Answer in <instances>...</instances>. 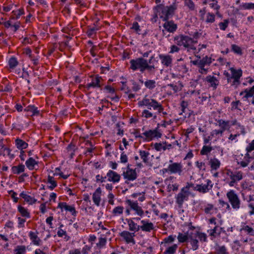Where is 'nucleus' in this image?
I'll use <instances>...</instances> for the list:
<instances>
[{"label": "nucleus", "mask_w": 254, "mask_h": 254, "mask_svg": "<svg viewBox=\"0 0 254 254\" xmlns=\"http://www.w3.org/2000/svg\"><path fill=\"white\" fill-rule=\"evenodd\" d=\"M153 57L152 56L149 61V63H151ZM130 68L133 71L139 70L141 73L147 70L150 73L153 74L155 71V66L154 65H149L147 60L143 58H138L135 59L131 60L129 62Z\"/></svg>", "instance_id": "obj_1"}, {"label": "nucleus", "mask_w": 254, "mask_h": 254, "mask_svg": "<svg viewBox=\"0 0 254 254\" xmlns=\"http://www.w3.org/2000/svg\"><path fill=\"white\" fill-rule=\"evenodd\" d=\"M177 7L178 5L175 3L169 6L163 4L157 5L155 7L156 15L154 17V21H156L157 16H159L163 21H167L174 15Z\"/></svg>", "instance_id": "obj_2"}, {"label": "nucleus", "mask_w": 254, "mask_h": 254, "mask_svg": "<svg viewBox=\"0 0 254 254\" xmlns=\"http://www.w3.org/2000/svg\"><path fill=\"white\" fill-rule=\"evenodd\" d=\"M193 187V184L192 183H188L175 196L176 203L179 208H182L184 202L189 200V196L192 197L195 196V194L190 190V188Z\"/></svg>", "instance_id": "obj_3"}, {"label": "nucleus", "mask_w": 254, "mask_h": 254, "mask_svg": "<svg viewBox=\"0 0 254 254\" xmlns=\"http://www.w3.org/2000/svg\"><path fill=\"white\" fill-rule=\"evenodd\" d=\"M175 43L179 46H183L188 52H191L192 50H195V46L193 45V40L190 37L179 35L174 38Z\"/></svg>", "instance_id": "obj_4"}, {"label": "nucleus", "mask_w": 254, "mask_h": 254, "mask_svg": "<svg viewBox=\"0 0 254 254\" xmlns=\"http://www.w3.org/2000/svg\"><path fill=\"white\" fill-rule=\"evenodd\" d=\"M138 105L139 107L145 106L149 110L152 108L154 110L157 111L159 113L163 112L164 110V108L160 103L154 99L148 98L146 96L138 102Z\"/></svg>", "instance_id": "obj_5"}, {"label": "nucleus", "mask_w": 254, "mask_h": 254, "mask_svg": "<svg viewBox=\"0 0 254 254\" xmlns=\"http://www.w3.org/2000/svg\"><path fill=\"white\" fill-rule=\"evenodd\" d=\"M226 197L232 208L237 211L241 208V200L235 190H230L226 193Z\"/></svg>", "instance_id": "obj_6"}, {"label": "nucleus", "mask_w": 254, "mask_h": 254, "mask_svg": "<svg viewBox=\"0 0 254 254\" xmlns=\"http://www.w3.org/2000/svg\"><path fill=\"white\" fill-rule=\"evenodd\" d=\"M226 175L227 176V180H230L227 183L231 187H234L238 182L243 178V173L240 171H232L230 169H228L226 170Z\"/></svg>", "instance_id": "obj_7"}, {"label": "nucleus", "mask_w": 254, "mask_h": 254, "mask_svg": "<svg viewBox=\"0 0 254 254\" xmlns=\"http://www.w3.org/2000/svg\"><path fill=\"white\" fill-rule=\"evenodd\" d=\"M162 134L160 132L157 128L154 129H149L146 130L142 133L136 135V137L142 138L143 140L146 141H150L153 139L156 138H159L161 137Z\"/></svg>", "instance_id": "obj_8"}, {"label": "nucleus", "mask_w": 254, "mask_h": 254, "mask_svg": "<svg viewBox=\"0 0 254 254\" xmlns=\"http://www.w3.org/2000/svg\"><path fill=\"white\" fill-rule=\"evenodd\" d=\"M213 186V183L209 179H206L201 184H196L195 186L193 185L192 188L200 193H206L211 190Z\"/></svg>", "instance_id": "obj_9"}, {"label": "nucleus", "mask_w": 254, "mask_h": 254, "mask_svg": "<svg viewBox=\"0 0 254 254\" xmlns=\"http://www.w3.org/2000/svg\"><path fill=\"white\" fill-rule=\"evenodd\" d=\"M126 203L130 207L131 210L134 211V214L140 217L144 215V212L142 207L138 205L137 201H133L130 199L126 200Z\"/></svg>", "instance_id": "obj_10"}, {"label": "nucleus", "mask_w": 254, "mask_h": 254, "mask_svg": "<svg viewBox=\"0 0 254 254\" xmlns=\"http://www.w3.org/2000/svg\"><path fill=\"white\" fill-rule=\"evenodd\" d=\"M169 163L170 174H178L179 176L184 174L183 165L181 163L174 162L171 160Z\"/></svg>", "instance_id": "obj_11"}, {"label": "nucleus", "mask_w": 254, "mask_h": 254, "mask_svg": "<svg viewBox=\"0 0 254 254\" xmlns=\"http://www.w3.org/2000/svg\"><path fill=\"white\" fill-rule=\"evenodd\" d=\"M122 176L125 180V183H126L134 181L137 177L135 170L131 169L128 166L126 171H123Z\"/></svg>", "instance_id": "obj_12"}, {"label": "nucleus", "mask_w": 254, "mask_h": 254, "mask_svg": "<svg viewBox=\"0 0 254 254\" xmlns=\"http://www.w3.org/2000/svg\"><path fill=\"white\" fill-rule=\"evenodd\" d=\"M155 229L154 224L149 220L143 219L140 221V230L144 232L150 233Z\"/></svg>", "instance_id": "obj_13"}, {"label": "nucleus", "mask_w": 254, "mask_h": 254, "mask_svg": "<svg viewBox=\"0 0 254 254\" xmlns=\"http://www.w3.org/2000/svg\"><path fill=\"white\" fill-rule=\"evenodd\" d=\"M231 72V78L233 79V84L238 85L240 84V78L242 76L243 71L241 69H236L234 67L229 69Z\"/></svg>", "instance_id": "obj_14"}, {"label": "nucleus", "mask_w": 254, "mask_h": 254, "mask_svg": "<svg viewBox=\"0 0 254 254\" xmlns=\"http://www.w3.org/2000/svg\"><path fill=\"white\" fill-rule=\"evenodd\" d=\"M212 62V61L211 57L205 56L204 57H202V59H197L196 60L191 61L190 63L194 65L205 66L209 65Z\"/></svg>", "instance_id": "obj_15"}, {"label": "nucleus", "mask_w": 254, "mask_h": 254, "mask_svg": "<svg viewBox=\"0 0 254 254\" xmlns=\"http://www.w3.org/2000/svg\"><path fill=\"white\" fill-rule=\"evenodd\" d=\"M161 64L165 67H171L173 63V58L168 54H159L158 55Z\"/></svg>", "instance_id": "obj_16"}, {"label": "nucleus", "mask_w": 254, "mask_h": 254, "mask_svg": "<svg viewBox=\"0 0 254 254\" xmlns=\"http://www.w3.org/2000/svg\"><path fill=\"white\" fill-rule=\"evenodd\" d=\"M218 123L220 128L224 132L225 130H229L231 126L237 125V120H234L231 121H226L223 120H220L218 121Z\"/></svg>", "instance_id": "obj_17"}, {"label": "nucleus", "mask_w": 254, "mask_h": 254, "mask_svg": "<svg viewBox=\"0 0 254 254\" xmlns=\"http://www.w3.org/2000/svg\"><path fill=\"white\" fill-rule=\"evenodd\" d=\"M108 181L114 184L118 183L121 180V175L116 172L109 170L106 174Z\"/></svg>", "instance_id": "obj_18"}, {"label": "nucleus", "mask_w": 254, "mask_h": 254, "mask_svg": "<svg viewBox=\"0 0 254 254\" xmlns=\"http://www.w3.org/2000/svg\"><path fill=\"white\" fill-rule=\"evenodd\" d=\"M102 78L98 75L93 77L91 81L86 85L87 89L89 90L91 88H100L101 86V82Z\"/></svg>", "instance_id": "obj_19"}, {"label": "nucleus", "mask_w": 254, "mask_h": 254, "mask_svg": "<svg viewBox=\"0 0 254 254\" xmlns=\"http://www.w3.org/2000/svg\"><path fill=\"white\" fill-rule=\"evenodd\" d=\"M206 49V45L199 44L197 48L195 47V50H192L191 52L197 59H200L205 54Z\"/></svg>", "instance_id": "obj_20"}, {"label": "nucleus", "mask_w": 254, "mask_h": 254, "mask_svg": "<svg viewBox=\"0 0 254 254\" xmlns=\"http://www.w3.org/2000/svg\"><path fill=\"white\" fill-rule=\"evenodd\" d=\"M120 235L127 243L135 244V242L134 239L135 234L134 233L124 231L120 233Z\"/></svg>", "instance_id": "obj_21"}, {"label": "nucleus", "mask_w": 254, "mask_h": 254, "mask_svg": "<svg viewBox=\"0 0 254 254\" xmlns=\"http://www.w3.org/2000/svg\"><path fill=\"white\" fill-rule=\"evenodd\" d=\"M165 23L163 25V28L166 31L170 33H174L177 28V25L172 20L165 21Z\"/></svg>", "instance_id": "obj_22"}, {"label": "nucleus", "mask_w": 254, "mask_h": 254, "mask_svg": "<svg viewBox=\"0 0 254 254\" xmlns=\"http://www.w3.org/2000/svg\"><path fill=\"white\" fill-rule=\"evenodd\" d=\"M208 165L211 168V171H216L220 168L221 162L216 158H210L208 159Z\"/></svg>", "instance_id": "obj_23"}, {"label": "nucleus", "mask_w": 254, "mask_h": 254, "mask_svg": "<svg viewBox=\"0 0 254 254\" xmlns=\"http://www.w3.org/2000/svg\"><path fill=\"white\" fill-rule=\"evenodd\" d=\"M101 193L102 190L100 187L96 189L95 191L93 193L92 199L94 204L97 206H99L100 204L101 200Z\"/></svg>", "instance_id": "obj_24"}, {"label": "nucleus", "mask_w": 254, "mask_h": 254, "mask_svg": "<svg viewBox=\"0 0 254 254\" xmlns=\"http://www.w3.org/2000/svg\"><path fill=\"white\" fill-rule=\"evenodd\" d=\"M175 70L178 73V75L181 77L184 76L188 71V69L185 64H177L175 67Z\"/></svg>", "instance_id": "obj_25"}, {"label": "nucleus", "mask_w": 254, "mask_h": 254, "mask_svg": "<svg viewBox=\"0 0 254 254\" xmlns=\"http://www.w3.org/2000/svg\"><path fill=\"white\" fill-rule=\"evenodd\" d=\"M194 233H190L188 242L190 243L193 250H196L198 248V241Z\"/></svg>", "instance_id": "obj_26"}, {"label": "nucleus", "mask_w": 254, "mask_h": 254, "mask_svg": "<svg viewBox=\"0 0 254 254\" xmlns=\"http://www.w3.org/2000/svg\"><path fill=\"white\" fill-rule=\"evenodd\" d=\"M253 159V158L250 156V153L247 152L243 160L238 162V164L240 165L242 167L245 168L248 166Z\"/></svg>", "instance_id": "obj_27"}, {"label": "nucleus", "mask_w": 254, "mask_h": 254, "mask_svg": "<svg viewBox=\"0 0 254 254\" xmlns=\"http://www.w3.org/2000/svg\"><path fill=\"white\" fill-rule=\"evenodd\" d=\"M28 235L30 238V239L32 241V243L33 245H36V246L40 245L41 240L38 237L37 232L30 231L29 232Z\"/></svg>", "instance_id": "obj_28"}, {"label": "nucleus", "mask_w": 254, "mask_h": 254, "mask_svg": "<svg viewBox=\"0 0 254 254\" xmlns=\"http://www.w3.org/2000/svg\"><path fill=\"white\" fill-rule=\"evenodd\" d=\"M127 222L128 226V229L130 231L134 232L140 231V225H138L133 219H127Z\"/></svg>", "instance_id": "obj_29"}, {"label": "nucleus", "mask_w": 254, "mask_h": 254, "mask_svg": "<svg viewBox=\"0 0 254 254\" xmlns=\"http://www.w3.org/2000/svg\"><path fill=\"white\" fill-rule=\"evenodd\" d=\"M205 81L209 83L210 86L213 87V89H216L219 83V81L215 77L211 75L206 76Z\"/></svg>", "instance_id": "obj_30"}, {"label": "nucleus", "mask_w": 254, "mask_h": 254, "mask_svg": "<svg viewBox=\"0 0 254 254\" xmlns=\"http://www.w3.org/2000/svg\"><path fill=\"white\" fill-rule=\"evenodd\" d=\"M24 111L31 114L32 116H38L41 115L40 110L34 106L29 105L24 109Z\"/></svg>", "instance_id": "obj_31"}, {"label": "nucleus", "mask_w": 254, "mask_h": 254, "mask_svg": "<svg viewBox=\"0 0 254 254\" xmlns=\"http://www.w3.org/2000/svg\"><path fill=\"white\" fill-rule=\"evenodd\" d=\"M107 243V239L106 238L100 237L98 239V242L96 243L95 247L96 253L100 252L101 249L104 248Z\"/></svg>", "instance_id": "obj_32"}, {"label": "nucleus", "mask_w": 254, "mask_h": 254, "mask_svg": "<svg viewBox=\"0 0 254 254\" xmlns=\"http://www.w3.org/2000/svg\"><path fill=\"white\" fill-rule=\"evenodd\" d=\"M47 187L50 190H53L55 188L57 187V183L55 179L52 176H48L46 182Z\"/></svg>", "instance_id": "obj_33"}, {"label": "nucleus", "mask_w": 254, "mask_h": 254, "mask_svg": "<svg viewBox=\"0 0 254 254\" xmlns=\"http://www.w3.org/2000/svg\"><path fill=\"white\" fill-rule=\"evenodd\" d=\"M26 167L30 170H33L38 166V162L32 157H30L25 162Z\"/></svg>", "instance_id": "obj_34"}, {"label": "nucleus", "mask_w": 254, "mask_h": 254, "mask_svg": "<svg viewBox=\"0 0 254 254\" xmlns=\"http://www.w3.org/2000/svg\"><path fill=\"white\" fill-rule=\"evenodd\" d=\"M202 20L207 24H212L215 21V14L211 12H207Z\"/></svg>", "instance_id": "obj_35"}, {"label": "nucleus", "mask_w": 254, "mask_h": 254, "mask_svg": "<svg viewBox=\"0 0 254 254\" xmlns=\"http://www.w3.org/2000/svg\"><path fill=\"white\" fill-rule=\"evenodd\" d=\"M58 208L70 212L72 215L75 213L74 207L72 206L68 205L65 202H60L58 204Z\"/></svg>", "instance_id": "obj_36"}, {"label": "nucleus", "mask_w": 254, "mask_h": 254, "mask_svg": "<svg viewBox=\"0 0 254 254\" xmlns=\"http://www.w3.org/2000/svg\"><path fill=\"white\" fill-rule=\"evenodd\" d=\"M20 196L22 197L29 204H33L35 203L37 201V200L34 197L27 194L24 191L20 193Z\"/></svg>", "instance_id": "obj_37"}, {"label": "nucleus", "mask_w": 254, "mask_h": 254, "mask_svg": "<svg viewBox=\"0 0 254 254\" xmlns=\"http://www.w3.org/2000/svg\"><path fill=\"white\" fill-rule=\"evenodd\" d=\"M239 10H253L254 9V3L243 2L239 5Z\"/></svg>", "instance_id": "obj_38"}, {"label": "nucleus", "mask_w": 254, "mask_h": 254, "mask_svg": "<svg viewBox=\"0 0 254 254\" xmlns=\"http://www.w3.org/2000/svg\"><path fill=\"white\" fill-rule=\"evenodd\" d=\"M140 158L145 163H148L149 162L150 153L148 151L145 150H139V151Z\"/></svg>", "instance_id": "obj_39"}, {"label": "nucleus", "mask_w": 254, "mask_h": 254, "mask_svg": "<svg viewBox=\"0 0 254 254\" xmlns=\"http://www.w3.org/2000/svg\"><path fill=\"white\" fill-rule=\"evenodd\" d=\"M217 208L214 207V205L212 204H207L203 209L204 212L206 214H212L216 212Z\"/></svg>", "instance_id": "obj_40"}, {"label": "nucleus", "mask_w": 254, "mask_h": 254, "mask_svg": "<svg viewBox=\"0 0 254 254\" xmlns=\"http://www.w3.org/2000/svg\"><path fill=\"white\" fill-rule=\"evenodd\" d=\"M190 233H179L177 236V239L179 243H183L188 242Z\"/></svg>", "instance_id": "obj_41"}, {"label": "nucleus", "mask_w": 254, "mask_h": 254, "mask_svg": "<svg viewBox=\"0 0 254 254\" xmlns=\"http://www.w3.org/2000/svg\"><path fill=\"white\" fill-rule=\"evenodd\" d=\"M15 141L16 147L19 149L22 150L28 147V144L25 141L21 139L17 138L15 139Z\"/></svg>", "instance_id": "obj_42"}, {"label": "nucleus", "mask_w": 254, "mask_h": 254, "mask_svg": "<svg viewBox=\"0 0 254 254\" xmlns=\"http://www.w3.org/2000/svg\"><path fill=\"white\" fill-rule=\"evenodd\" d=\"M215 250L217 254H230L227 248L224 245H217Z\"/></svg>", "instance_id": "obj_43"}, {"label": "nucleus", "mask_w": 254, "mask_h": 254, "mask_svg": "<svg viewBox=\"0 0 254 254\" xmlns=\"http://www.w3.org/2000/svg\"><path fill=\"white\" fill-rule=\"evenodd\" d=\"M240 96H243V101H247L249 98L252 97L253 94L251 93V91L250 89H246L245 90L242 91L240 93Z\"/></svg>", "instance_id": "obj_44"}, {"label": "nucleus", "mask_w": 254, "mask_h": 254, "mask_svg": "<svg viewBox=\"0 0 254 254\" xmlns=\"http://www.w3.org/2000/svg\"><path fill=\"white\" fill-rule=\"evenodd\" d=\"M165 247L166 249L164 252V254H175L178 248V245L177 244H174L171 246H167V247Z\"/></svg>", "instance_id": "obj_45"}, {"label": "nucleus", "mask_w": 254, "mask_h": 254, "mask_svg": "<svg viewBox=\"0 0 254 254\" xmlns=\"http://www.w3.org/2000/svg\"><path fill=\"white\" fill-rule=\"evenodd\" d=\"M11 170L13 174H19L24 171L25 166L23 164H20L18 166H13Z\"/></svg>", "instance_id": "obj_46"}, {"label": "nucleus", "mask_w": 254, "mask_h": 254, "mask_svg": "<svg viewBox=\"0 0 254 254\" xmlns=\"http://www.w3.org/2000/svg\"><path fill=\"white\" fill-rule=\"evenodd\" d=\"M131 196L134 198H137L140 202H143L145 199L144 192L133 193Z\"/></svg>", "instance_id": "obj_47"}, {"label": "nucleus", "mask_w": 254, "mask_h": 254, "mask_svg": "<svg viewBox=\"0 0 254 254\" xmlns=\"http://www.w3.org/2000/svg\"><path fill=\"white\" fill-rule=\"evenodd\" d=\"M145 86L149 89H153L155 88L156 86V82L155 80L153 79L146 80L144 82Z\"/></svg>", "instance_id": "obj_48"}, {"label": "nucleus", "mask_w": 254, "mask_h": 254, "mask_svg": "<svg viewBox=\"0 0 254 254\" xmlns=\"http://www.w3.org/2000/svg\"><path fill=\"white\" fill-rule=\"evenodd\" d=\"M18 211L20 212L22 216L25 218H30V213L28 211L27 209L25 208L24 207L19 205L18 206Z\"/></svg>", "instance_id": "obj_49"}, {"label": "nucleus", "mask_w": 254, "mask_h": 254, "mask_svg": "<svg viewBox=\"0 0 254 254\" xmlns=\"http://www.w3.org/2000/svg\"><path fill=\"white\" fill-rule=\"evenodd\" d=\"M141 116L142 117L145 119H149L151 118L155 119L156 118V116L155 115L153 114L147 109H145L142 112Z\"/></svg>", "instance_id": "obj_50"}, {"label": "nucleus", "mask_w": 254, "mask_h": 254, "mask_svg": "<svg viewBox=\"0 0 254 254\" xmlns=\"http://www.w3.org/2000/svg\"><path fill=\"white\" fill-rule=\"evenodd\" d=\"M176 236L170 235L165 238L161 244L164 245L165 247H167L169 244L172 243L175 240Z\"/></svg>", "instance_id": "obj_51"}, {"label": "nucleus", "mask_w": 254, "mask_h": 254, "mask_svg": "<svg viewBox=\"0 0 254 254\" xmlns=\"http://www.w3.org/2000/svg\"><path fill=\"white\" fill-rule=\"evenodd\" d=\"M218 229L219 227L218 226H214L213 228L208 230L207 232L210 236L215 237L220 233V231H219Z\"/></svg>", "instance_id": "obj_52"}, {"label": "nucleus", "mask_w": 254, "mask_h": 254, "mask_svg": "<svg viewBox=\"0 0 254 254\" xmlns=\"http://www.w3.org/2000/svg\"><path fill=\"white\" fill-rule=\"evenodd\" d=\"M185 5L187 6L190 10H195V5L192 0H184Z\"/></svg>", "instance_id": "obj_53"}, {"label": "nucleus", "mask_w": 254, "mask_h": 254, "mask_svg": "<svg viewBox=\"0 0 254 254\" xmlns=\"http://www.w3.org/2000/svg\"><path fill=\"white\" fill-rule=\"evenodd\" d=\"M124 208L121 206L115 207L112 210V214L114 216H119L123 214Z\"/></svg>", "instance_id": "obj_54"}, {"label": "nucleus", "mask_w": 254, "mask_h": 254, "mask_svg": "<svg viewBox=\"0 0 254 254\" xmlns=\"http://www.w3.org/2000/svg\"><path fill=\"white\" fill-rule=\"evenodd\" d=\"M212 150V147L210 146L204 145L202 147L200 151V154L202 155H207Z\"/></svg>", "instance_id": "obj_55"}, {"label": "nucleus", "mask_w": 254, "mask_h": 254, "mask_svg": "<svg viewBox=\"0 0 254 254\" xmlns=\"http://www.w3.org/2000/svg\"><path fill=\"white\" fill-rule=\"evenodd\" d=\"M194 233L200 241L206 242L207 241V236L205 233L199 232H195Z\"/></svg>", "instance_id": "obj_56"}, {"label": "nucleus", "mask_w": 254, "mask_h": 254, "mask_svg": "<svg viewBox=\"0 0 254 254\" xmlns=\"http://www.w3.org/2000/svg\"><path fill=\"white\" fill-rule=\"evenodd\" d=\"M154 148L157 151H161L162 150H165V142L162 143H155L154 144Z\"/></svg>", "instance_id": "obj_57"}, {"label": "nucleus", "mask_w": 254, "mask_h": 254, "mask_svg": "<svg viewBox=\"0 0 254 254\" xmlns=\"http://www.w3.org/2000/svg\"><path fill=\"white\" fill-rule=\"evenodd\" d=\"M242 230L249 235L254 236V229L248 225L244 226Z\"/></svg>", "instance_id": "obj_58"}, {"label": "nucleus", "mask_w": 254, "mask_h": 254, "mask_svg": "<svg viewBox=\"0 0 254 254\" xmlns=\"http://www.w3.org/2000/svg\"><path fill=\"white\" fill-rule=\"evenodd\" d=\"M8 64L10 68H14L17 65L18 61L15 58H11L8 61Z\"/></svg>", "instance_id": "obj_59"}, {"label": "nucleus", "mask_w": 254, "mask_h": 254, "mask_svg": "<svg viewBox=\"0 0 254 254\" xmlns=\"http://www.w3.org/2000/svg\"><path fill=\"white\" fill-rule=\"evenodd\" d=\"M229 23V21L228 19H225L223 22H220L218 24L220 29L223 31L225 30L228 26Z\"/></svg>", "instance_id": "obj_60"}, {"label": "nucleus", "mask_w": 254, "mask_h": 254, "mask_svg": "<svg viewBox=\"0 0 254 254\" xmlns=\"http://www.w3.org/2000/svg\"><path fill=\"white\" fill-rule=\"evenodd\" d=\"M209 5L211 8L216 10V12H215L216 15H219V9H220V7L218 4V2H213L212 3H210L209 4Z\"/></svg>", "instance_id": "obj_61"}, {"label": "nucleus", "mask_w": 254, "mask_h": 254, "mask_svg": "<svg viewBox=\"0 0 254 254\" xmlns=\"http://www.w3.org/2000/svg\"><path fill=\"white\" fill-rule=\"evenodd\" d=\"M195 165L196 167L200 170L202 171H205L206 170V165L205 163L203 162L196 161L195 163Z\"/></svg>", "instance_id": "obj_62"}, {"label": "nucleus", "mask_w": 254, "mask_h": 254, "mask_svg": "<svg viewBox=\"0 0 254 254\" xmlns=\"http://www.w3.org/2000/svg\"><path fill=\"white\" fill-rule=\"evenodd\" d=\"M25 252V247L24 246H18L15 249L14 254H24Z\"/></svg>", "instance_id": "obj_63"}, {"label": "nucleus", "mask_w": 254, "mask_h": 254, "mask_svg": "<svg viewBox=\"0 0 254 254\" xmlns=\"http://www.w3.org/2000/svg\"><path fill=\"white\" fill-rule=\"evenodd\" d=\"M232 47V51L234 52L235 54H237L238 55H242V50L241 48L238 46V45H236L235 44H233L231 46Z\"/></svg>", "instance_id": "obj_64"}]
</instances>
